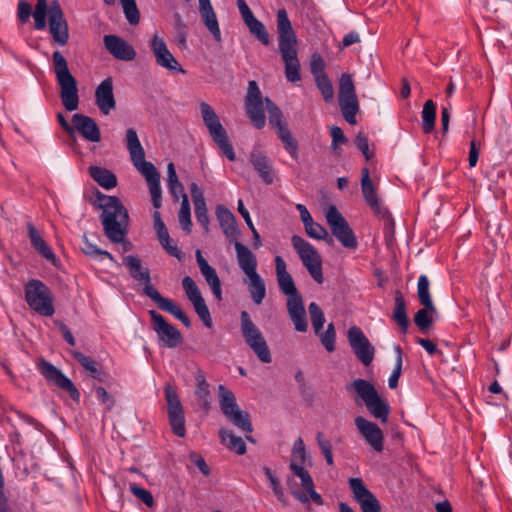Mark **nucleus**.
<instances>
[{"label": "nucleus", "instance_id": "1", "mask_svg": "<svg viewBox=\"0 0 512 512\" xmlns=\"http://www.w3.org/2000/svg\"><path fill=\"white\" fill-rule=\"evenodd\" d=\"M94 205L102 210L100 219L107 238L113 243H123L128 232L129 214L120 199L97 191Z\"/></svg>", "mask_w": 512, "mask_h": 512}, {"label": "nucleus", "instance_id": "2", "mask_svg": "<svg viewBox=\"0 0 512 512\" xmlns=\"http://www.w3.org/2000/svg\"><path fill=\"white\" fill-rule=\"evenodd\" d=\"M276 278L280 291L287 296V310L289 316L299 332H306L308 328L303 298L295 286L291 274L287 271L283 258L277 255L274 259Z\"/></svg>", "mask_w": 512, "mask_h": 512}, {"label": "nucleus", "instance_id": "3", "mask_svg": "<svg viewBox=\"0 0 512 512\" xmlns=\"http://www.w3.org/2000/svg\"><path fill=\"white\" fill-rule=\"evenodd\" d=\"M346 390L355 394L354 400L356 403L361 400L365 404L372 417L379 419L381 423L388 421L390 406L387 400L379 395L371 382L358 378L347 384Z\"/></svg>", "mask_w": 512, "mask_h": 512}, {"label": "nucleus", "instance_id": "4", "mask_svg": "<svg viewBox=\"0 0 512 512\" xmlns=\"http://www.w3.org/2000/svg\"><path fill=\"white\" fill-rule=\"evenodd\" d=\"M291 475L286 478L290 494L302 504L312 500L317 505H323L322 496L315 490V485L309 471L304 464L291 461L289 464Z\"/></svg>", "mask_w": 512, "mask_h": 512}, {"label": "nucleus", "instance_id": "5", "mask_svg": "<svg viewBox=\"0 0 512 512\" xmlns=\"http://www.w3.org/2000/svg\"><path fill=\"white\" fill-rule=\"evenodd\" d=\"M52 60L56 80L60 87L62 104L67 111H75L79 107L77 80L71 74L67 60L60 51L53 53Z\"/></svg>", "mask_w": 512, "mask_h": 512}, {"label": "nucleus", "instance_id": "6", "mask_svg": "<svg viewBox=\"0 0 512 512\" xmlns=\"http://www.w3.org/2000/svg\"><path fill=\"white\" fill-rule=\"evenodd\" d=\"M25 299L29 307L41 316L54 314L53 295L40 280L32 279L25 286Z\"/></svg>", "mask_w": 512, "mask_h": 512}, {"label": "nucleus", "instance_id": "7", "mask_svg": "<svg viewBox=\"0 0 512 512\" xmlns=\"http://www.w3.org/2000/svg\"><path fill=\"white\" fill-rule=\"evenodd\" d=\"M291 242L309 275L316 283L322 284L324 282L322 258L318 251L312 244L298 235H293Z\"/></svg>", "mask_w": 512, "mask_h": 512}, {"label": "nucleus", "instance_id": "8", "mask_svg": "<svg viewBox=\"0 0 512 512\" xmlns=\"http://www.w3.org/2000/svg\"><path fill=\"white\" fill-rule=\"evenodd\" d=\"M240 319L241 333L246 344L253 350L261 362L270 363L272 357L267 342L259 328L251 320L248 312L242 311Z\"/></svg>", "mask_w": 512, "mask_h": 512}, {"label": "nucleus", "instance_id": "9", "mask_svg": "<svg viewBox=\"0 0 512 512\" xmlns=\"http://www.w3.org/2000/svg\"><path fill=\"white\" fill-rule=\"evenodd\" d=\"M245 113L256 129H262L266 125L265 117V98L258 87L256 81L251 80L248 83V89L245 96Z\"/></svg>", "mask_w": 512, "mask_h": 512}, {"label": "nucleus", "instance_id": "10", "mask_svg": "<svg viewBox=\"0 0 512 512\" xmlns=\"http://www.w3.org/2000/svg\"><path fill=\"white\" fill-rule=\"evenodd\" d=\"M326 221L332 234L345 248L355 249L357 247V240L353 230L335 206L332 205L327 209Z\"/></svg>", "mask_w": 512, "mask_h": 512}, {"label": "nucleus", "instance_id": "11", "mask_svg": "<svg viewBox=\"0 0 512 512\" xmlns=\"http://www.w3.org/2000/svg\"><path fill=\"white\" fill-rule=\"evenodd\" d=\"M226 419L239 431L245 434V439L253 444L256 440L251 436L253 425L249 413L242 410L237 404L235 395L226 389Z\"/></svg>", "mask_w": 512, "mask_h": 512}, {"label": "nucleus", "instance_id": "12", "mask_svg": "<svg viewBox=\"0 0 512 512\" xmlns=\"http://www.w3.org/2000/svg\"><path fill=\"white\" fill-rule=\"evenodd\" d=\"M123 263L127 267L130 276L139 283L143 284V293L156 302L157 294H160L151 284L150 271L142 265L141 259L137 255H128L123 258Z\"/></svg>", "mask_w": 512, "mask_h": 512}, {"label": "nucleus", "instance_id": "13", "mask_svg": "<svg viewBox=\"0 0 512 512\" xmlns=\"http://www.w3.org/2000/svg\"><path fill=\"white\" fill-rule=\"evenodd\" d=\"M49 32L58 45L64 46L69 40V30L60 3L54 0L48 9Z\"/></svg>", "mask_w": 512, "mask_h": 512}, {"label": "nucleus", "instance_id": "14", "mask_svg": "<svg viewBox=\"0 0 512 512\" xmlns=\"http://www.w3.org/2000/svg\"><path fill=\"white\" fill-rule=\"evenodd\" d=\"M347 337L356 357L363 365L369 366L374 359L375 348L363 331L357 326H352L348 329Z\"/></svg>", "mask_w": 512, "mask_h": 512}, {"label": "nucleus", "instance_id": "15", "mask_svg": "<svg viewBox=\"0 0 512 512\" xmlns=\"http://www.w3.org/2000/svg\"><path fill=\"white\" fill-rule=\"evenodd\" d=\"M165 397L168 404V417L172 431L179 437L185 436V416L184 411L175 389L170 386H165Z\"/></svg>", "mask_w": 512, "mask_h": 512}, {"label": "nucleus", "instance_id": "16", "mask_svg": "<svg viewBox=\"0 0 512 512\" xmlns=\"http://www.w3.org/2000/svg\"><path fill=\"white\" fill-rule=\"evenodd\" d=\"M149 315L158 339L168 348H175L183 341L178 329L168 323L165 318L155 310H150Z\"/></svg>", "mask_w": 512, "mask_h": 512}, {"label": "nucleus", "instance_id": "17", "mask_svg": "<svg viewBox=\"0 0 512 512\" xmlns=\"http://www.w3.org/2000/svg\"><path fill=\"white\" fill-rule=\"evenodd\" d=\"M37 368L39 372L43 375V377L57 387L67 391L70 397L78 401L80 398V393L72 383V381L67 378L58 368L52 365L50 362L41 359L37 364Z\"/></svg>", "mask_w": 512, "mask_h": 512}, {"label": "nucleus", "instance_id": "18", "mask_svg": "<svg viewBox=\"0 0 512 512\" xmlns=\"http://www.w3.org/2000/svg\"><path fill=\"white\" fill-rule=\"evenodd\" d=\"M349 488L362 512H381V504L361 478H350Z\"/></svg>", "mask_w": 512, "mask_h": 512}, {"label": "nucleus", "instance_id": "19", "mask_svg": "<svg viewBox=\"0 0 512 512\" xmlns=\"http://www.w3.org/2000/svg\"><path fill=\"white\" fill-rule=\"evenodd\" d=\"M182 287L199 318L205 326L211 327L212 320L209 309L195 281L190 276H185L182 279Z\"/></svg>", "mask_w": 512, "mask_h": 512}, {"label": "nucleus", "instance_id": "20", "mask_svg": "<svg viewBox=\"0 0 512 512\" xmlns=\"http://www.w3.org/2000/svg\"><path fill=\"white\" fill-rule=\"evenodd\" d=\"M354 421L358 431L365 441L376 452H382L384 449V436L378 425L362 416H357Z\"/></svg>", "mask_w": 512, "mask_h": 512}, {"label": "nucleus", "instance_id": "21", "mask_svg": "<svg viewBox=\"0 0 512 512\" xmlns=\"http://www.w3.org/2000/svg\"><path fill=\"white\" fill-rule=\"evenodd\" d=\"M95 102L103 115H109L116 108L113 93V81L108 77L104 79L95 90Z\"/></svg>", "mask_w": 512, "mask_h": 512}, {"label": "nucleus", "instance_id": "22", "mask_svg": "<svg viewBox=\"0 0 512 512\" xmlns=\"http://www.w3.org/2000/svg\"><path fill=\"white\" fill-rule=\"evenodd\" d=\"M361 190L367 205L373 210L375 215H387V208L382 206L379 200L374 184L369 176L368 168L361 171Z\"/></svg>", "mask_w": 512, "mask_h": 512}, {"label": "nucleus", "instance_id": "23", "mask_svg": "<svg viewBox=\"0 0 512 512\" xmlns=\"http://www.w3.org/2000/svg\"><path fill=\"white\" fill-rule=\"evenodd\" d=\"M151 48L155 55L156 62L158 65L168 70L179 71L181 73L185 72V70L181 68L175 57L167 49L166 43L162 38L155 35L151 41Z\"/></svg>", "mask_w": 512, "mask_h": 512}, {"label": "nucleus", "instance_id": "24", "mask_svg": "<svg viewBox=\"0 0 512 512\" xmlns=\"http://www.w3.org/2000/svg\"><path fill=\"white\" fill-rule=\"evenodd\" d=\"M201 114L203 121L214 141L217 143L220 153H224V132L223 127L220 123L219 117L216 115L214 110L207 104L202 103L200 105Z\"/></svg>", "mask_w": 512, "mask_h": 512}, {"label": "nucleus", "instance_id": "25", "mask_svg": "<svg viewBox=\"0 0 512 512\" xmlns=\"http://www.w3.org/2000/svg\"><path fill=\"white\" fill-rule=\"evenodd\" d=\"M75 132H78L85 140L90 142H99L101 132L96 121L84 114L76 113L72 116Z\"/></svg>", "mask_w": 512, "mask_h": 512}, {"label": "nucleus", "instance_id": "26", "mask_svg": "<svg viewBox=\"0 0 512 512\" xmlns=\"http://www.w3.org/2000/svg\"><path fill=\"white\" fill-rule=\"evenodd\" d=\"M104 45L109 53L112 54L116 59L122 61H131L136 56L134 48L119 36L105 35Z\"/></svg>", "mask_w": 512, "mask_h": 512}, {"label": "nucleus", "instance_id": "27", "mask_svg": "<svg viewBox=\"0 0 512 512\" xmlns=\"http://www.w3.org/2000/svg\"><path fill=\"white\" fill-rule=\"evenodd\" d=\"M277 30L279 34V49L295 47L297 45V37L285 9H279L277 12Z\"/></svg>", "mask_w": 512, "mask_h": 512}, {"label": "nucleus", "instance_id": "28", "mask_svg": "<svg viewBox=\"0 0 512 512\" xmlns=\"http://www.w3.org/2000/svg\"><path fill=\"white\" fill-rule=\"evenodd\" d=\"M196 262L198 264L199 270L204 277L205 281L209 285L213 295L220 300L222 298V289L221 282L218 277L216 270L208 263V261L203 257L201 250H196L195 252Z\"/></svg>", "mask_w": 512, "mask_h": 512}, {"label": "nucleus", "instance_id": "29", "mask_svg": "<svg viewBox=\"0 0 512 512\" xmlns=\"http://www.w3.org/2000/svg\"><path fill=\"white\" fill-rule=\"evenodd\" d=\"M279 51L284 62L286 79L292 83L300 81V62L298 60L296 46L282 48L279 49Z\"/></svg>", "mask_w": 512, "mask_h": 512}, {"label": "nucleus", "instance_id": "30", "mask_svg": "<svg viewBox=\"0 0 512 512\" xmlns=\"http://www.w3.org/2000/svg\"><path fill=\"white\" fill-rule=\"evenodd\" d=\"M234 247L236 251V257L238 261V265L240 269L244 272L245 275H250L253 273H257V259L256 256L252 253V251L242 244L241 242L235 240Z\"/></svg>", "mask_w": 512, "mask_h": 512}, {"label": "nucleus", "instance_id": "31", "mask_svg": "<svg viewBox=\"0 0 512 512\" xmlns=\"http://www.w3.org/2000/svg\"><path fill=\"white\" fill-rule=\"evenodd\" d=\"M250 163L266 184L273 183L274 175L272 172L271 162L263 152L254 150L250 154Z\"/></svg>", "mask_w": 512, "mask_h": 512}, {"label": "nucleus", "instance_id": "32", "mask_svg": "<svg viewBox=\"0 0 512 512\" xmlns=\"http://www.w3.org/2000/svg\"><path fill=\"white\" fill-rule=\"evenodd\" d=\"M190 192L194 204L195 216L197 218V221L204 228H207L209 221L203 191L201 188L198 187L196 183H192L190 185Z\"/></svg>", "mask_w": 512, "mask_h": 512}, {"label": "nucleus", "instance_id": "33", "mask_svg": "<svg viewBox=\"0 0 512 512\" xmlns=\"http://www.w3.org/2000/svg\"><path fill=\"white\" fill-rule=\"evenodd\" d=\"M90 177L102 188L110 190L117 186V177L110 170L100 166L88 168Z\"/></svg>", "mask_w": 512, "mask_h": 512}, {"label": "nucleus", "instance_id": "34", "mask_svg": "<svg viewBox=\"0 0 512 512\" xmlns=\"http://www.w3.org/2000/svg\"><path fill=\"white\" fill-rule=\"evenodd\" d=\"M27 230H28V236L31 242V245L35 250H37L41 256H43L45 259L55 262L56 257L51 248L47 245V243L44 241L42 236L39 234L37 229L31 224H27Z\"/></svg>", "mask_w": 512, "mask_h": 512}, {"label": "nucleus", "instance_id": "35", "mask_svg": "<svg viewBox=\"0 0 512 512\" xmlns=\"http://www.w3.org/2000/svg\"><path fill=\"white\" fill-rule=\"evenodd\" d=\"M246 276L248 280H245V283L248 286L250 297L255 304L260 305L266 296L265 282L258 272Z\"/></svg>", "mask_w": 512, "mask_h": 512}, {"label": "nucleus", "instance_id": "36", "mask_svg": "<svg viewBox=\"0 0 512 512\" xmlns=\"http://www.w3.org/2000/svg\"><path fill=\"white\" fill-rule=\"evenodd\" d=\"M392 319L399 325L404 333L407 332L409 320L406 312V301L400 290L395 291V307Z\"/></svg>", "mask_w": 512, "mask_h": 512}, {"label": "nucleus", "instance_id": "37", "mask_svg": "<svg viewBox=\"0 0 512 512\" xmlns=\"http://www.w3.org/2000/svg\"><path fill=\"white\" fill-rule=\"evenodd\" d=\"M157 301L155 302L160 309L172 314L175 318L180 320L186 327L191 326V321L188 316L171 300L157 294Z\"/></svg>", "mask_w": 512, "mask_h": 512}, {"label": "nucleus", "instance_id": "38", "mask_svg": "<svg viewBox=\"0 0 512 512\" xmlns=\"http://www.w3.org/2000/svg\"><path fill=\"white\" fill-rule=\"evenodd\" d=\"M195 379L197 382L195 395L198 401L202 403L203 409L207 412L210 410L212 402L209 391V384L207 383L202 371L197 372Z\"/></svg>", "mask_w": 512, "mask_h": 512}, {"label": "nucleus", "instance_id": "39", "mask_svg": "<svg viewBox=\"0 0 512 512\" xmlns=\"http://www.w3.org/2000/svg\"><path fill=\"white\" fill-rule=\"evenodd\" d=\"M73 356L89 372L92 378L101 382L104 381L105 373L101 371L98 364L91 357L78 351H74Z\"/></svg>", "mask_w": 512, "mask_h": 512}, {"label": "nucleus", "instance_id": "40", "mask_svg": "<svg viewBox=\"0 0 512 512\" xmlns=\"http://www.w3.org/2000/svg\"><path fill=\"white\" fill-rule=\"evenodd\" d=\"M126 146L131 160H140L142 157H145L144 149L134 128H128L126 131Z\"/></svg>", "mask_w": 512, "mask_h": 512}, {"label": "nucleus", "instance_id": "41", "mask_svg": "<svg viewBox=\"0 0 512 512\" xmlns=\"http://www.w3.org/2000/svg\"><path fill=\"white\" fill-rule=\"evenodd\" d=\"M344 119L351 125L357 123L356 114L359 110L357 97L338 99Z\"/></svg>", "mask_w": 512, "mask_h": 512}, {"label": "nucleus", "instance_id": "42", "mask_svg": "<svg viewBox=\"0 0 512 512\" xmlns=\"http://www.w3.org/2000/svg\"><path fill=\"white\" fill-rule=\"evenodd\" d=\"M436 104L427 100L422 110V130L425 134L431 133L435 128Z\"/></svg>", "mask_w": 512, "mask_h": 512}, {"label": "nucleus", "instance_id": "43", "mask_svg": "<svg viewBox=\"0 0 512 512\" xmlns=\"http://www.w3.org/2000/svg\"><path fill=\"white\" fill-rule=\"evenodd\" d=\"M250 33L254 35L263 45H269V34L264 24L254 15L244 21Z\"/></svg>", "mask_w": 512, "mask_h": 512}, {"label": "nucleus", "instance_id": "44", "mask_svg": "<svg viewBox=\"0 0 512 512\" xmlns=\"http://www.w3.org/2000/svg\"><path fill=\"white\" fill-rule=\"evenodd\" d=\"M265 107L269 115V124L277 131H280V128H286L282 111L269 97H265Z\"/></svg>", "mask_w": 512, "mask_h": 512}, {"label": "nucleus", "instance_id": "45", "mask_svg": "<svg viewBox=\"0 0 512 512\" xmlns=\"http://www.w3.org/2000/svg\"><path fill=\"white\" fill-rule=\"evenodd\" d=\"M201 16L203 18L204 24L207 29L211 32L214 38L220 42L221 41V31L219 28L217 17L211 7H206L200 9Z\"/></svg>", "mask_w": 512, "mask_h": 512}, {"label": "nucleus", "instance_id": "46", "mask_svg": "<svg viewBox=\"0 0 512 512\" xmlns=\"http://www.w3.org/2000/svg\"><path fill=\"white\" fill-rule=\"evenodd\" d=\"M418 298L420 303L431 310V313H436V307L433 304L429 293V280L426 275H421L418 279Z\"/></svg>", "mask_w": 512, "mask_h": 512}, {"label": "nucleus", "instance_id": "47", "mask_svg": "<svg viewBox=\"0 0 512 512\" xmlns=\"http://www.w3.org/2000/svg\"><path fill=\"white\" fill-rule=\"evenodd\" d=\"M132 162L137 170L145 177L147 183L160 179V175L155 166L151 162H147L145 157H142L140 160L134 159Z\"/></svg>", "mask_w": 512, "mask_h": 512}, {"label": "nucleus", "instance_id": "48", "mask_svg": "<svg viewBox=\"0 0 512 512\" xmlns=\"http://www.w3.org/2000/svg\"><path fill=\"white\" fill-rule=\"evenodd\" d=\"M226 448L237 454V455H244L247 451L246 443L244 439L240 436L235 435L232 431H226Z\"/></svg>", "mask_w": 512, "mask_h": 512}, {"label": "nucleus", "instance_id": "49", "mask_svg": "<svg viewBox=\"0 0 512 512\" xmlns=\"http://www.w3.org/2000/svg\"><path fill=\"white\" fill-rule=\"evenodd\" d=\"M278 137L281 139V141L284 144V147L286 151L291 155L292 158L297 159L298 158V143L291 135L289 129L286 128H280V131H277Z\"/></svg>", "mask_w": 512, "mask_h": 512}, {"label": "nucleus", "instance_id": "50", "mask_svg": "<svg viewBox=\"0 0 512 512\" xmlns=\"http://www.w3.org/2000/svg\"><path fill=\"white\" fill-rule=\"evenodd\" d=\"M356 96L354 82L350 74L344 73L339 80V96L338 99L354 98Z\"/></svg>", "mask_w": 512, "mask_h": 512}, {"label": "nucleus", "instance_id": "51", "mask_svg": "<svg viewBox=\"0 0 512 512\" xmlns=\"http://www.w3.org/2000/svg\"><path fill=\"white\" fill-rule=\"evenodd\" d=\"M179 217V223L183 230L186 232L191 231V211H190V204L188 200V196L186 194L182 195V201H181V207L178 214Z\"/></svg>", "mask_w": 512, "mask_h": 512}, {"label": "nucleus", "instance_id": "52", "mask_svg": "<svg viewBox=\"0 0 512 512\" xmlns=\"http://www.w3.org/2000/svg\"><path fill=\"white\" fill-rule=\"evenodd\" d=\"M49 6L47 0H37L33 13L35 28L43 30L46 27V15H48Z\"/></svg>", "mask_w": 512, "mask_h": 512}, {"label": "nucleus", "instance_id": "53", "mask_svg": "<svg viewBox=\"0 0 512 512\" xmlns=\"http://www.w3.org/2000/svg\"><path fill=\"white\" fill-rule=\"evenodd\" d=\"M308 310L315 333L319 334L325 323L324 314L319 305L315 302H311L309 304Z\"/></svg>", "mask_w": 512, "mask_h": 512}, {"label": "nucleus", "instance_id": "54", "mask_svg": "<svg viewBox=\"0 0 512 512\" xmlns=\"http://www.w3.org/2000/svg\"><path fill=\"white\" fill-rule=\"evenodd\" d=\"M125 17L131 25L139 23L140 15L135 0H120Z\"/></svg>", "mask_w": 512, "mask_h": 512}, {"label": "nucleus", "instance_id": "55", "mask_svg": "<svg viewBox=\"0 0 512 512\" xmlns=\"http://www.w3.org/2000/svg\"><path fill=\"white\" fill-rule=\"evenodd\" d=\"M82 241H83L82 251L86 255H89L91 257H97L100 255H103V256L107 257L108 259H110L111 261H114V257L111 253H109L108 251L102 250V249L98 248L95 244L91 243L86 234L83 235Z\"/></svg>", "mask_w": 512, "mask_h": 512}, {"label": "nucleus", "instance_id": "56", "mask_svg": "<svg viewBox=\"0 0 512 512\" xmlns=\"http://www.w3.org/2000/svg\"><path fill=\"white\" fill-rule=\"evenodd\" d=\"M432 314L431 310L425 307L418 310L415 314L414 322L422 332H425L430 328L433 322Z\"/></svg>", "mask_w": 512, "mask_h": 512}, {"label": "nucleus", "instance_id": "57", "mask_svg": "<svg viewBox=\"0 0 512 512\" xmlns=\"http://www.w3.org/2000/svg\"><path fill=\"white\" fill-rule=\"evenodd\" d=\"M315 82L317 88L320 90L323 98L326 102L332 100L334 95V90L331 81L329 80L327 75H320L315 78Z\"/></svg>", "mask_w": 512, "mask_h": 512}, {"label": "nucleus", "instance_id": "58", "mask_svg": "<svg viewBox=\"0 0 512 512\" xmlns=\"http://www.w3.org/2000/svg\"><path fill=\"white\" fill-rule=\"evenodd\" d=\"M395 352L397 354L396 363L392 374L389 377L388 385L389 388L395 389L398 386V380L402 372V349L399 345L395 346Z\"/></svg>", "mask_w": 512, "mask_h": 512}, {"label": "nucleus", "instance_id": "59", "mask_svg": "<svg viewBox=\"0 0 512 512\" xmlns=\"http://www.w3.org/2000/svg\"><path fill=\"white\" fill-rule=\"evenodd\" d=\"M319 337L322 345L325 347V349L328 352H333L335 350V338H336V332L334 328V324L330 323L327 326L326 331L320 333Z\"/></svg>", "mask_w": 512, "mask_h": 512}, {"label": "nucleus", "instance_id": "60", "mask_svg": "<svg viewBox=\"0 0 512 512\" xmlns=\"http://www.w3.org/2000/svg\"><path fill=\"white\" fill-rule=\"evenodd\" d=\"M316 440H317L318 446H319L322 454L325 457L327 464L332 466L334 464V462H333L331 442L324 437L322 432L317 433Z\"/></svg>", "mask_w": 512, "mask_h": 512}, {"label": "nucleus", "instance_id": "61", "mask_svg": "<svg viewBox=\"0 0 512 512\" xmlns=\"http://www.w3.org/2000/svg\"><path fill=\"white\" fill-rule=\"evenodd\" d=\"M130 492L148 507L154 505V498L150 491L138 486L136 483L130 484Z\"/></svg>", "mask_w": 512, "mask_h": 512}, {"label": "nucleus", "instance_id": "62", "mask_svg": "<svg viewBox=\"0 0 512 512\" xmlns=\"http://www.w3.org/2000/svg\"><path fill=\"white\" fill-rule=\"evenodd\" d=\"M291 456H292L291 461H295L298 464H305V462L307 461L308 456H307L304 441L301 437H299L294 442Z\"/></svg>", "mask_w": 512, "mask_h": 512}, {"label": "nucleus", "instance_id": "63", "mask_svg": "<svg viewBox=\"0 0 512 512\" xmlns=\"http://www.w3.org/2000/svg\"><path fill=\"white\" fill-rule=\"evenodd\" d=\"M330 134L332 137L331 149L336 152L340 144L348 142L347 137L344 135L342 129L338 126H332L330 128Z\"/></svg>", "mask_w": 512, "mask_h": 512}, {"label": "nucleus", "instance_id": "64", "mask_svg": "<svg viewBox=\"0 0 512 512\" xmlns=\"http://www.w3.org/2000/svg\"><path fill=\"white\" fill-rule=\"evenodd\" d=\"M310 69L314 78L320 75H326V73L324 72L325 62L319 54L314 53L311 56Z\"/></svg>", "mask_w": 512, "mask_h": 512}]
</instances>
